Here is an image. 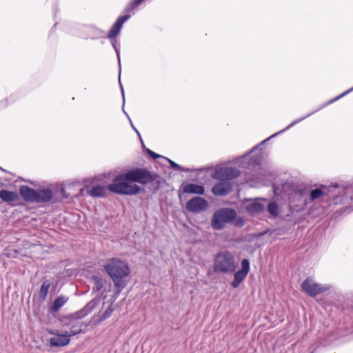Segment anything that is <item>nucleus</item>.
<instances>
[{"label":"nucleus","instance_id":"1","mask_svg":"<svg viewBox=\"0 0 353 353\" xmlns=\"http://www.w3.org/2000/svg\"><path fill=\"white\" fill-rule=\"evenodd\" d=\"M150 179L149 174L141 169L132 170L114 177L108 189L115 194L132 195L139 192L140 187L134 183H145Z\"/></svg>","mask_w":353,"mask_h":353},{"label":"nucleus","instance_id":"2","mask_svg":"<svg viewBox=\"0 0 353 353\" xmlns=\"http://www.w3.org/2000/svg\"><path fill=\"white\" fill-rule=\"evenodd\" d=\"M104 269L112 279L119 293L127 284V277L130 274V269L127 263L119 259L113 258L108 261L104 265Z\"/></svg>","mask_w":353,"mask_h":353},{"label":"nucleus","instance_id":"3","mask_svg":"<svg viewBox=\"0 0 353 353\" xmlns=\"http://www.w3.org/2000/svg\"><path fill=\"white\" fill-rule=\"evenodd\" d=\"M94 306V303L91 301L81 311L76 312L70 316L65 317L61 321L63 326L69 328V330H67V332L69 334L70 337L83 332V323L79 320L90 312Z\"/></svg>","mask_w":353,"mask_h":353},{"label":"nucleus","instance_id":"4","mask_svg":"<svg viewBox=\"0 0 353 353\" xmlns=\"http://www.w3.org/2000/svg\"><path fill=\"white\" fill-rule=\"evenodd\" d=\"M237 265L232 253L221 252L214 259L213 269L218 274H231L235 272Z\"/></svg>","mask_w":353,"mask_h":353},{"label":"nucleus","instance_id":"5","mask_svg":"<svg viewBox=\"0 0 353 353\" xmlns=\"http://www.w3.org/2000/svg\"><path fill=\"white\" fill-rule=\"evenodd\" d=\"M235 216V210L229 208L220 209L212 216V226L215 230H221L226 223L231 222Z\"/></svg>","mask_w":353,"mask_h":353},{"label":"nucleus","instance_id":"6","mask_svg":"<svg viewBox=\"0 0 353 353\" xmlns=\"http://www.w3.org/2000/svg\"><path fill=\"white\" fill-rule=\"evenodd\" d=\"M329 289L330 286L317 283L310 277L307 278L301 284V290L310 296H315Z\"/></svg>","mask_w":353,"mask_h":353},{"label":"nucleus","instance_id":"7","mask_svg":"<svg viewBox=\"0 0 353 353\" xmlns=\"http://www.w3.org/2000/svg\"><path fill=\"white\" fill-rule=\"evenodd\" d=\"M48 333L54 335L50 339V345L52 347H63L68 345L70 341V336L67 330H59L51 329L48 330Z\"/></svg>","mask_w":353,"mask_h":353},{"label":"nucleus","instance_id":"8","mask_svg":"<svg viewBox=\"0 0 353 353\" xmlns=\"http://www.w3.org/2000/svg\"><path fill=\"white\" fill-rule=\"evenodd\" d=\"M208 207V201L200 196H195L186 203V209L194 213H198L205 210Z\"/></svg>","mask_w":353,"mask_h":353},{"label":"nucleus","instance_id":"9","mask_svg":"<svg viewBox=\"0 0 353 353\" xmlns=\"http://www.w3.org/2000/svg\"><path fill=\"white\" fill-rule=\"evenodd\" d=\"M250 263L248 259H243L241 261V270L234 274V280L232 285L234 288L239 287L240 283L244 280L249 272Z\"/></svg>","mask_w":353,"mask_h":353},{"label":"nucleus","instance_id":"10","mask_svg":"<svg viewBox=\"0 0 353 353\" xmlns=\"http://www.w3.org/2000/svg\"><path fill=\"white\" fill-rule=\"evenodd\" d=\"M239 175V172L238 170L232 168L224 167L217 169L213 174V177L220 180H228L234 179Z\"/></svg>","mask_w":353,"mask_h":353},{"label":"nucleus","instance_id":"11","mask_svg":"<svg viewBox=\"0 0 353 353\" xmlns=\"http://www.w3.org/2000/svg\"><path fill=\"white\" fill-rule=\"evenodd\" d=\"M232 188V184L230 182L223 181L215 185L212 191L215 195L224 196L231 192Z\"/></svg>","mask_w":353,"mask_h":353},{"label":"nucleus","instance_id":"12","mask_svg":"<svg viewBox=\"0 0 353 353\" xmlns=\"http://www.w3.org/2000/svg\"><path fill=\"white\" fill-rule=\"evenodd\" d=\"M129 18L130 15L128 14L123 17H119L112 26V28L110 30L108 37L110 39L115 38L119 34L121 28L124 22H125Z\"/></svg>","mask_w":353,"mask_h":353},{"label":"nucleus","instance_id":"13","mask_svg":"<svg viewBox=\"0 0 353 353\" xmlns=\"http://www.w3.org/2000/svg\"><path fill=\"white\" fill-rule=\"evenodd\" d=\"M19 192L24 200L28 201H37V191L34 190L26 185H23L20 188Z\"/></svg>","mask_w":353,"mask_h":353},{"label":"nucleus","instance_id":"14","mask_svg":"<svg viewBox=\"0 0 353 353\" xmlns=\"http://www.w3.org/2000/svg\"><path fill=\"white\" fill-rule=\"evenodd\" d=\"M183 190L185 193L188 194H204V188L202 185L194 184V183H188L185 184Z\"/></svg>","mask_w":353,"mask_h":353},{"label":"nucleus","instance_id":"15","mask_svg":"<svg viewBox=\"0 0 353 353\" xmlns=\"http://www.w3.org/2000/svg\"><path fill=\"white\" fill-rule=\"evenodd\" d=\"M107 188L104 186L96 185L87 190V193L93 197H102L106 195Z\"/></svg>","mask_w":353,"mask_h":353},{"label":"nucleus","instance_id":"16","mask_svg":"<svg viewBox=\"0 0 353 353\" xmlns=\"http://www.w3.org/2000/svg\"><path fill=\"white\" fill-rule=\"evenodd\" d=\"M52 197V193L49 189L41 190L37 192V202L49 201Z\"/></svg>","mask_w":353,"mask_h":353},{"label":"nucleus","instance_id":"17","mask_svg":"<svg viewBox=\"0 0 353 353\" xmlns=\"http://www.w3.org/2000/svg\"><path fill=\"white\" fill-rule=\"evenodd\" d=\"M0 198L6 202L14 201L18 199V195L14 192L8 191L6 190H0Z\"/></svg>","mask_w":353,"mask_h":353},{"label":"nucleus","instance_id":"18","mask_svg":"<svg viewBox=\"0 0 353 353\" xmlns=\"http://www.w3.org/2000/svg\"><path fill=\"white\" fill-rule=\"evenodd\" d=\"M245 208L250 213H258L263 210L264 205L258 201H254L247 204Z\"/></svg>","mask_w":353,"mask_h":353},{"label":"nucleus","instance_id":"19","mask_svg":"<svg viewBox=\"0 0 353 353\" xmlns=\"http://www.w3.org/2000/svg\"><path fill=\"white\" fill-rule=\"evenodd\" d=\"M68 301L65 296H59L55 299L52 306V310L54 312L58 311Z\"/></svg>","mask_w":353,"mask_h":353},{"label":"nucleus","instance_id":"20","mask_svg":"<svg viewBox=\"0 0 353 353\" xmlns=\"http://www.w3.org/2000/svg\"><path fill=\"white\" fill-rule=\"evenodd\" d=\"M50 284L51 283L48 280L43 281L39 290V296L41 298L44 299L46 297Z\"/></svg>","mask_w":353,"mask_h":353},{"label":"nucleus","instance_id":"21","mask_svg":"<svg viewBox=\"0 0 353 353\" xmlns=\"http://www.w3.org/2000/svg\"><path fill=\"white\" fill-rule=\"evenodd\" d=\"M92 279L94 281L93 290L99 291L103 285V280L98 276H93Z\"/></svg>","mask_w":353,"mask_h":353},{"label":"nucleus","instance_id":"22","mask_svg":"<svg viewBox=\"0 0 353 353\" xmlns=\"http://www.w3.org/2000/svg\"><path fill=\"white\" fill-rule=\"evenodd\" d=\"M325 194L323 188H317L312 190L310 197L312 200L316 199Z\"/></svg>","mask_w":353,"mask_h":353},{"label":"nucleus","instance_id":"23","mask_svg":"<svg viewBox=\"0 0 353 353\" xmlns=\"http://www.w3.org/2000/svg\"><path fill=\"white\" fill-rule=\"evenodd\" d=\"M268 210L272 215H274V216L277 215L279 211H278V205L276 204V203L270 202L268 204Z\"/></svg>","mask_w":353,"mask_h":353},{"label":"nucleus","instance_id":"24","mask_svg":"<svg viewBox=\"0 0 353 353\" xmlns=\"http://www.w3.org/2000/svg\"><path fill=\"white\" fill-rule=\"evenodd\" d=\"M112 310L111 307H108L104 312L103 314L101 315L99 321H103L105 320V319H107L108 317H109L110 316V314H112Z\"/></svg>","mask_w":353,"mask_h":353},{"label":"nucleus","instance_id":"25","mask_svg":"<svg viewBox=\"0 0 353 353\" xmlns=\"http://www.w3.org/2000/svg\"><path fill=\"white\" fill-rule=\"evenodd\" d=\"M168 162L170 163V165L172 168H175L178 170H181V171H184L185 170L179 165H178L177 163H176L175 162L171 161L170 159H166Z\"/></svg>","mask_w":353,"mask_h":353},{"label":"nucleus","instance_id":"26","mask_svg":"<svg viewBox=\"0 0 353 353\" xmlns=\"http://www.w3.org/2000/svg\"><path fill=\"white\" fill-rule=\"evenodd\" d=\"M310 114L299 119V120H296V121H294L292 123H291L285 129H288L290 128V127L293 126L294 125L296 124L297 123H299V121H302L303 119H304L305 118H306L307 117H308Z\"/></svg>","mask_w":353,"mask_h":353},{"label":"nucleus","instance_id":"27","mask_svg":"<svg viewBox=\"0 0 353 353\" xmlns=\"http://www.w3.org/2000/svg\"><path fill=\"white\" fill-rule=\"evenodd\" d=\"M147 151H148V153L149 154V155L151 156L152 157H153L154 159H156L157 157H161L160 155L157 154L156 153H154V152H152V150H150L149 149H148Z\"/></svg>","mask_w":353,"mask_h":353},{"label":"nucleus","instance_id":"28","mask_svg":"<svg viewBox=\"0 0 353 353\" xmlns=\"http://www.w3.org/2000/svg\"><path fill=\"white\" fill-rule=\"evenodd\" d=\"M113 46L115 48V50H116V52H117V56L118 61H119V63L120 64V54H119V52L118 49L116 48L114 43H113Z\"/></svg>","mask_w":353,"mask_h":353},{"label":"nucleus","instance_id":"29","mask_svg":"<svg viewBox=\"0 0 353 353\" xmlns=\"http://www.w3.org/2000/svg\"><path fill=\"white\" fill-rule=\"evenodd\" d=\"M353 90V88L348 90L347 91H346L345 92L343 93L341 96L338 97L336 99H339V97H342V96H344L346 94L349 93L350 91Z\"/></svg>","mask_w":353,"mask_h":353},{"label":"nucleus","instance_id":"30","mask_svg":"<svg viewBox=\"0 0 353 353\" xmlns=\"http://www.w3.org/2000/svg\"><path fill=\"white\" fill-rule=\"evenodd\" d=\"M280 132H278V133H276V134H273V135L272 136V137H275L276 134H279Z\"/></svg>","mask_w":353,"mask_h":353},{"label":"nucleus","instance_id":"31","mask_svg":"<svg viewBox=\"0 0 353 353\" xmlns=\"http://www.w3.org/2000/svg\"><path fill=\"white\" fill-rule=\"evenodd\" d=\"M122 93H123V97H124V94H123L124 91H123V89H122Z\"/></svg>","mask_w":353,"mask_h":353},{"label":"nucleus","instance_id":"32","mask_svg":"<svg viewBox=\"0 0 353 353\" xmlns=\"http://www.w3.org/2000/svg\"><path fill=\"white\" fill-rule=\"evenodd\" d=\"M135 130H136V132H137V134L139 135L138 130H137L136 129H135Z\"/></svg>","mask_w":353,"mask_h":353}]
</instances>
